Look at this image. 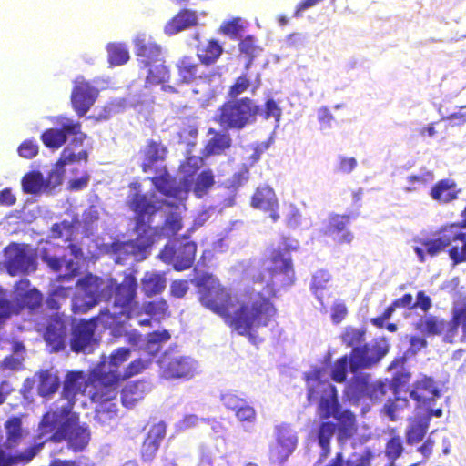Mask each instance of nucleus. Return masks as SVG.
I'll return each instance as SVG.
<instances>
[{
	"instance_id": "obj_1",
	"label": "nucleus",
	"mask_w": 466,
	"mask_h": 466,
	"mask_svg": "<svg viewBox=\"0 0 466 466\" xmlns=\"http://www.w3.org/2000/svg\"><path fill=\"white\" fill-rule=\"evenodd\" d=\"M266 274L257 278L256 287L248 291L232 293L217 278L203 274L198 280L201 304L220 316L239 335L257 343L258 329L265 327L275 314L269 300L275 288L289 286L294 270L288 252L273 248L264 262Z\"/></svg>"
},
{
	"instance_id": "obj_2",
	"label": "nucleus",
	"mask_w": 466,
	"mask_h": 466,
	"mask_svg": "<svg viewBox=\"0 0 466 466\" xmlns=\"http://www.w3.org/2000/svg\"><path fill=\"white\" fill-rule=\"evenodd\" d=\"M200 162L198 157H190L181 165L178 174L181 187L171 188L167 177H160L153 180L160 196H152L149 198L147 196H137L131 202V208L139 215V223L144 222L146 215H152L158 208H164V212L167 214L164 234L169 236L177 232L181 228L182 206L175 205L174 200L181 202L187 198V177L191 176V169H197Z\"/></svg>"
},
{
	"instance_id": "obj_3",
	"label": "nucleus",
	"mask_w": 466,
	"mask_h": 466,
	"mask_svg": "<svg viewBox=\"0 0 466 466\" xmlns=\"http://www.w3.org/2000/svg\"><path fill=\"white\" fill-rule=\"evenodd\" d=\"M90 386L81 372H70L67 374L64 394L67 404H62L59 412L47 413L45 415L41 429L43 433L51 432L56 430L52 436L56 440L66 437L69 445L76 451L84 449L89 441V433L86 429L77 424V416L71 412L72 401L77 400L78 396H84Z\"/></svg>"
},
{
	"instance_id": "obj_4",
	"label": "nucleus",
	"mask_w": 466,
	"mask_h": 466,
	"mask_svg": "<svg viewBox=\"0 0 466 466\" xmlns=\"http://www.w3.org/2000/svg\"><path fill=\"white\" fill-rule=\"evenodd\" d=\"M129 357V350L120 348L115 350L107 360H104L94 370L92 375L94 387L100 388L101 390V392H93L90 389L87 391L88 396L94 402H105L113 400L116 396L115 389L116 382L139 373L148 365L147 361L137 359L127 367H122Z\"/></svg>"
},
{
	"instance_id": "obj_5",
	"label": "nucleus",
	"mask_w": 466,
	"mask_h": 466,
	"mask_svg": "<svg viewBox=\"0 0 466 466\" xmlns=\"http://www.w3.org/2000/svg\"><path fill=\"white\" fill-rule=\"evenodd\" d=\"M413 250L420 261L426 255L436 256L449 248V256L454 263L466 261V222L452 223L441 228L431 235L414 238Z\"/></svg>"
},
{
	"instance_id": "obj_6",
	"label": "nucleus",
	"mask_w": 466,
	"mask_h": 466,
	"mask_svg": "<svg viewBox=\"0 0 466 466\" xmlns=\"http://www.w3.org/2000/svg\"><path fill=\"white\" fill-rule=\"evenodd\" d=\"M329 373L326 370H316L308 376L309 399H318V413L321 418L333 416L339 420L340 433L349 437L353 432L354 418L351 412L345 410L339 414L335 388L328 381Z\"/></svg>"
},
{
	"instance_id": "obj_7",
	"label": "nucleus",
	"mask_w": 466,
	"mask_h": 466,
	"mask_svg": "<svg viewBox=\"0 0 466 466\" xmlns=\"http://www.w3.org/2000/svg\"><path fill=\"white\" fill-rule=\"evenodd\" d=\"M137 55L142 58V63L148 67L147 83L151 85L161 84L168 77V71L158 56L159 47L147 41L145 34H138L134 38Z\"/></svg>"
},
{
	"instance_id": "obj_8",
	"label": "nucleus",
	"mask_w": 466,
	"mask_h": 466,
	"mask_svg": "<svg viewBox=\"0 0 466 466\" xmlns=\"http://www.w3.org/2000/svg\"><path fill=\"white\" fill-rule=\"evenodd\" d=\"M113 288V283L105 284L98 278L86 276L79 280L76 293L73 299V310L75 312H86L95 306L98 300L109 298V292L106 289Z\"/></svg>"
},
{
	"instance_id": "obj_9",
	"label": "nucleus",
	"mask_w": 466,
	"mask_h": 466,
	"mask_svg": "<svg viewBox=\"0 0 466 466\" xmlns=\"http://www.w3.org/2000/svg\"><path fill=\"white\" fill-rule=\"evenodd\" d=\"M258 112V106L249 99L230 102L221 108L218 121L226 127L241 128L252 121Z\"/></svg>"
},
{
	"instance_id": "obj_10",
	"label": "nucleus",
	"mask_w": 466,
	"mask_h": 466,
	"mask_svg": "<svg viewBox=\"0 0 466 466\" xmlns=\"http://www.w3.org/2000/svg\"><path fill=\"white\" fill-rule=\"evenodd\" d=\"M298 437L295 431L288 424L275 428V441L269 447V457L274 462H283L297 447Z\"/></svg>"
},
{
	"instance_id": "obj_11",
	"label": "nucleus",
	"mask_w": 466,
	"mask_h": 466,
	"mask_svg": "<svg viewBox=\"0 0 466 466\" xmlns=\"http://www.w3.org/2000/svg\"><path fill=\"white\" fill-rule=\"evenodd\" d=\"M136 281L132 276L127 277L123 283L116 288L114 311L112 313L116 324H122V316L131 319L137 312V306L133 303Z\"/></svg>"
},
{
	"instance_id": "obj_12",
	"label": "nucleus",
	"mask_w": 466,
	"mask_h": 466,
	"mask_svg": "<svg viewBox=\"0 0 466 466\" xmlns=\"http://www.w3.org/2000/svg\"><path fill=\"white\" fill-rule=\"evenodd\" d=\"M87 152L84 149H77L72 145L67 146L62 152L59 160L55 165V167L48 175V179L46 184L48 185V189H53L61 185L65 174V167L76 162H86Z\"/></svg>"
},
{
	"instance_id": "obj_13",
	"label": "nucleus",
	"mask_w": 466,
	"mask_h": 466,
	"mask_svg": "<svg viewBox=\"0 0 466 466\" xmlns=\"http://www.w3.org/2000/svg\"><path fill=\"white\" fill-rule=\"evenodd\" d=\"M389 350V344L380 339L370 348L354 349L350 360V369L354 372L359 368L368 367L378 362Z\"/></svg>"
},
{
	"instance_id": "obj_14",
	"label": "nucleus",
	"mask_w": 466,
	"mask_h": 466,
	"mask_svg": "<svg viewBox=\"0 0 466 466\" xmlns=\"http://www.w3.org/2000/svg\"><path fill=\"white\" fill-rule=\"evenodd\" d=\"M61 127V129L49 128L42 134L41 139L46 147L52 149L59 148L66 142L67 134L75 135V140L80 143L86 138V136L79 131L78 125L67 118L62 119Z\"/></svg>"
},
{
	"instance_id": "obj_15",
	"label": "nucleus",
	"mask_w": 466,
	"mask_h": 466,
	"mask_svg": "<svg viewBox=\"0 0 466 466\" xmlns=\"http://www.w3.org/2000/svg\"><path fill=\"white\" fill-rule=\"evenodd\" d=\"M8 259V271L15 275L19 271L28 272L35 269V257L28 246L13 244L5 251Z\"/></svg>"
},
{
	"instance_id": "obj_16",
	"label": "nucleus",
	"mask_w": 466,
	"mask_h": 466,
	"mask_svg": "<svg viewBox=\"0 0 466 466\" xmlns=\"http://www.w3.org/2000/svg\"><path fill=\"white\" fill-rule=\"evenodd\" d=\"M196 253V245L191 242L186 243L183 247L175 251L174 246L167 245L161 252L160 258L167 263L173 264L175 269L184 270L192 265Z\"/></svg>"
},
{
	"instance_id": "obj_17",
	"label": "nucleus",
	"mask_w": 466,
	"mask_h": 466,
	"mask_svg": "<svg viewBox=\"0 0 466 466\" xmlns=\"http://www.w3.org/2000/svg\"><path fill=\"white\" fill-rule=\"evenodd\" d=\"M97 96V90L91 87L83 79L76 80V86L72 93V104L79 115H84L94 104Z\"/></svg>"
},
{
	"instance_id": "obj_18",
	"label": "nucleus",
	"mask_w": 466,
	"mask_h": 466,
	"mask_svg": "<svg viewBox=\"0 0 466 466\" xmlns=\"http://www.w3.org/2000/svg\"><path fill=\"white\" fill-rule=\"evenodd\" d=\"M198 24V15L190 10H184L166 24L164 32L167 35H174Z\"/></svg>"
},
{
	"instance_id": "obj_19",
	"label": "nucleus",
	"mask_w": 466,
	"mask_h": 466,
	"mask_svg": "<svg viewBox=\"0 0 466 466\" xmlns=\"http://www.w3.org/2000/svg\"><path fill=\"white\" fill-rule=\"evenodd\" d=\"M94 324L92 322H80L74 330L72 349L75 351L89 352L92 349Z\"/></svg>"
},
{
	"instance_id": "obj_20",
	"label": "nucleus",
	"mask_w": 466,
	"mask_h": 466,
	"mask_svg": "<svg viewBox=\"0 0 466 466\" xmlns=\"http://www.w3.org/2000/svg\"><path fill=\"white\" fill-rule=\"evenodd\" d=\"M453 327L448 329L445 339L452 341L456 336V329H461V341L466 342V301L460 299L454 303L452 309Z\"/></svg>"
},
{
	"instance_id": "obj_21",
	"label": "nucleus",
	"mask_w": 466,
	"mask_h": 466,
	"mask_svg": "<svg viewBox=\"0 0 466 466\" xmlns=\"http://www.w3.org/2000/svg\"><path fill=\"white\" fill-rule=\"evenodd\" d=\"M349 218L345 216H332L326 228L325 233L333 237L339 243H350L353 234L346 229Z\"/></svg>"
},
{
	"instance_id": "obj_22",
	"label": "nucleus",
	"mask_w": 466,
	"mask_h": 466,
	"mask_svg": "<svg viewBox=\"0 0 466 466\" xmlns=\"http://www.w3.org/2000/svg\"><path fill=\"white\" fill-rule=\"evenodd\" d=\"M438 396L439 390L436 384L431 378L427 377H423L419 380L416 382L414 389L410 392V397L422 404H428L431 400Z\"/></svg>"
},
{
	"instance_id": "obj_23",
	"label": "nucleus",
	"mask_w": 466,
	"mask_h": 466,
	"mask_svg": "<svg viewBox=\"0 0 466 466\" xmlns=\"http://www.w3.org/2000/svg\"><path fill=\"white\" fill-rule=\"evenodd\" d=\"M252 206L265 211H270L273 220L277 219L275 208L277 207V198L274 191L268 187H263L257 189L252 198Z\"/></svg>"
},
{
	"instance_id": "obj_24",
	"label": "nucleus",
	"mask_w": 466,
	"mask_h": 466,
	"mask_svg": "<svg viewBox=\"0 0 466 466\" xmlns=\"http://www.w3.org/2000/svg\"><path fill=\"white\" fill-rule=\"evenodd\" d=\"M459 189L456 183L452 179H442L437 182L431 189V197L432 199L441 202L448 203L457 198Z\"/></svg>"
},
{
	"instance_id": "obj_25",
	"label": "nucleus",
	"mask_w": 466,
	"mask_h": 466,
	"mask_svg": "<svg viewBox=\"0 0 466 466\" xmlns=\"http://www.w3.org/2000/svg\"><path fill=\"white\" fill-rule=\"evenodd\" d=\"M196 362L188 358H181L174 360L165 371L167 377L187 378L196 371Z\"/></svg>"
},
{
	"instance_id": "obj_26",
	"label": "nucleus",
	"mask_w": 466,
	"mask_h": 466,
	"mask_svg": "<svg viewBox=\"0 0 466 466\" xmlns=\"http://www.w3.org/2000/svg\"><path fill=\"white\" fill-rule=\"evenodd\" d=\"M222 52V46L218 41L210 39L199 44L197 54L203 64L210 65L219 58Z\"/></svg>"
},
{
	"instance_id": "obj_27",
	"label": "nucleus",
	"mask_w": 466,
	"mask_h": 466,
	"mask_svg": "<svg viewBox=\"0 0 466 466\" xmlns=\"http://www.w3.org/2000/svg\"><path fill=\"white\" fill-rule=\"evenodd\" d=\"M198 158L201 160L199 167L195 170L191 169V172H190L191 176H189L187 177V186H188L187 191L190 188H192L194 193L197 196L200 197L203 194H205L207 192V190L212 187V185L214 184V177L210 172H208V171L202 172L201 174H199L197 177L195 183L192 186L193 177H194L196 171L202 165V159L200 157H198Z\"/></svg>"
},
{
	"instance_id": "obj_28",
	"label": "nucleus",
	"mask_w": 466,
	"mask_h": 466,
	"mask_svg": "<svg viewBox=\"0 0 466 466\" xmlns=\"http://www.w3.org/2000/svg\"><path fill=\"white\" fill-rule=\"evenodd\" d=\"M65 328L61 319H56L54 323L47 327L45 339L52 350H59L64 346Z\"/></svg>"
},
{
	"instance_id": "obj_29",
	"label": "nucleus",
	"mask_w": 466,
	"mask_h": 466,
	"mask_svg": "<svg viewBox=\"0 0 466 466\" xmlns=\"http://www.w3.org/2000/svg\"><path fill=\"white\" fill-rule=\"evenodd\" d=\"M22 188L25 193L39 194L48 190V185L39 171H31L22 178Z\"/></svg>"
},
{
	"instance_id": "obj_30",
	"label": "nucleus",
	"mask_w": 466,
	"mask_h": 466,
	"mask_svg": "<svg viewBox=\"0 0 466 466\" xmlns=\"http://www.w3.org/2000/svg\"><path fill=\"white\" fill-rule=\"evenodd\" d=\"M360 394L362 398L370 395V398L377 399L378 394H383V387L381 385L369 384L366 380H361L356 385H350L347 388L346 394L350 399H354L356 394Z\"/></svg>"
},
{
	"instance_id": "obj_31",
	"label": "nucleus",
	"mask_w": 466,
	"mask_h": 466,
	"mask_svg": "<svg viewBox=\"0 0 466 466\" xmlns=\"http://www.w3.org/2000/svg\"><path fill=\"white\" fill-rule=\"evenodd\" d=\"M428 429V419L420 417L414 419L409 424L407 430V441L409 443H417L422 440Z\"/></svg>"
},
{
	"instance_id": "obj_32",
	"label": "nucleus",
	"mask_w": 466,
	"mask_h": 466,
	"mask_svg": "<svg viewBox=\"0 0 466 466\" xmlns=\"http://www.w3.org/2000/svg\"><path fill=\"white\" fill-rule=\"evenodd\" d=\"M59 385L57 374L52 370H46L39 375V393L46 396L55 392Z\"/></svg>"
},
{
	"instance_id": "obj_33",
	"label": "nucleus",
	"mask_w": 466,
	"mask_h": 466,
	"mask_svg": "<svg viewBox=\"0 0 466 466\" xmlns=\"http://www.w3.org/2000/svg\"><path fill=\"white\" fill-rule=\"evenodd\" d=\"M29 283L22 280L16 287L17 298L26 303L29 308L35 307L41 300L40 294L35 289L27 290Z\"/></svg>"
},
{
	"instance_id": "obj_34",
	"label": "nucleus",
	"mask_w": 466,
	"mask_h": 466,
	"mask_svg": "<svg viewBox=\"0 0 466 466\" xmlns=\"http://www.w3.org/2000/svg\"><path fill=\"white\" fill-rule=\"evenodd\" d=\"M247 25L248 23L245 20L236 17L224 21L219 27V32L227 36L235 38L246 29Z\"/></svg>"
},
{
	"instance_id": "obj_35",
	"label": "nucleus",
	"mask_w": 466,
	"mask_h": 466,
	"mask_svg": "<svg viewBox=\"0 0 466 466\" xmlns=\"http://www.w3.org/2000/svg\"><path fill=\"white\" fill-rule=\"evenodd\" d=\"M107 52L108 61L112 66H121L129 59V53L122 44H109Z\"/></svg>"
},
{
	"instance_id": "obj_36",
	"label": "nucleus",
	"mask_w": 466,
	"mask_h": 466,
	"mask_svg": "<svg viewBox=\"0 0 466 466\" xmlns=\"http://www.w3.org/2000/svg\"><path fill=\"white\" fill-rule=\"evenodd\" d=\"M165 288V279L156 273H147L143 279V289L147 295L159 293Z\"/></svg>"
},
{
	"instance_id": "obj_37",
	"label": "nucleus",
	"mask_w": 466,
	"mask_h": 466,
	"mask_svg": "<svg viewBox=\"0 0 466 466\" xmlns=\"http://www.w3.org/2000/svg\"><path fill=\"white\" fill-rule=\"evenodd\" d=\"M447 326L448 324L442 320H439L438 319L430 316L421 319L417 324V329L422 333L440 334L445 329Z\"/></svg>"
},
{
	"instance_id": "obj_38",
	"label": "nucleus",
	"mask_w": 466,
	"mask_h": 466,
	"mask_svg": "<svg viewBox=\"0 0 466 466\" xmlns=\"http://www.w3.org/2000/svg\"><path fill=\"white\" fill-rule=\"evenodd\" d=\"M179 76L184 82H190L196 78L198 66L194 63L192 57H184L178 64Z\"/></svg>"
},
{
	"instance_id": "obj_39",
	"label": "nucleus",
	"mask_w": 466,
	"mask_h": 466,
	"mask_svg": "<svg viewBox=\"0 0 466 466\" xmlns=\"http://www.w3.org/2000/svg\"><path fill=\"white\" fill-rule=\"evenodd\" d=\"M261 114L267 120L273 118L276 127H279L282 116V108L279 102L268 98L264 105Z\"/></svg>"
},
{
	"instance_id": "obj_40",
	"label": "nucleus",
	"mask_w": 466,
	"mask_h": 466,
	"mask_svg": "<svg viewBox=\"0 0 466 466\" xmlns=\"http://www.w3.org/2000/svg\"><path fill=\"white\" fill-rule=\"evenodd\" d=\"M230 146V139L227 135H215L206 147L208 154H219Z\"/></svg>"
},
{
	"instance_id": "obj_41",
	"label": "nucleus",
	"mask_w": 466,
	"mask_h": 466,
	"mask_svg": "<svg viewBox=\"0 0 466 466\" xmlns=\"http://www.w3.org/2000/svg\"><path fill=\"white\" fill-rule=\"evenodd\" d=\"M145 155L147 157V163H144V168L147 170V167H149L152 162L163 159L165 157L166 149L160 144L150 143L146 148Z\"/></svg>"
},
{
	"instance_id": "obj_42",
	"label": "nucleus",
	"mask_w": 466,
	"mask_h": 466,
	"mask_svg": "<svg viewBox=\"0 0 466 466\" xmlns=\"http://www.w3.org/2000/svg\"><path fill=\"white\" fill-rule=\"evenodd\" d=\"M330 276L326 271H319L313 277L311 289L314 290L317 298L321 300L322 291L327 288Z\"/></svg>"
},
{
	"instance_id": "obj_43",
	"label": "nucleus",
	"mask_w": 466,
	"mask_h": 466,
	"mask_svg": "<svg viewBox=\"0 0 466 466\" xmlns=\"http://www.w3.org/2000/svg\"><path fill=\"white\" fill-rule=\"evenodd\" d=\"M239 50L250 58H253L260 54L262 48L257 45L256 40L248 35L239 43Z\"/></svg>"
},
{
	"instance_id": "obj_44",
	"label": "nucleus",
	"mask_w": 466,
	"mask_h": 466,
	"mask_svg": "<svg viewBox=\"0 0 466 466\" xmlns=\"http://www.w3.org/2000/svg\"><path fill=\"white\" fill-rule=\"evenodd\" d=\"M370 461V451H363L361 454H354L348 461V466H369ZM329 466H342L340 455Z\"/></svg>"
},
{
	"instance_id": "obj_45",
	"label": "nucleus",
	"mask_w": 466,
	"mask_h": 466,
	"mask_svg": "<svg viewBox=\"0 0 466 466\" xmlns=\"http://www.w3.org/2000/svg\"><path fill=\"white\" fill-rule=\"evenodd\" d=\"M168 339L169 335L167 331L153 333L149 335L146 350L148 351V353L151 355L156 354L160 349L159 343L162 341H167Z\"/></svg>"
},
{
	"instance_id": "obj_46",
	"label": "nucleus",
	"mask_w": 466,
	"mask_h": 466,
	"mask_svg": "<svg viewBox=\"0 0 466 466\" xmlns=\"http://www.w3.org/2000/svg\"><path fill=\"white\" fill-rule=\"evenodd\" d=\"M334 425L331 423H323L319 432V442L324 451H328L329 440L334 433Z\"/></svg>"
},
{
	"instance_id": "obj_47",
	"label": "nucleus",
	"mask_w": 466,
	"mask_h": 466,
	"mask_svg": "<svg viewBox=\"0 0 466 466\" xmlns=\"http://www.w3.org/2000/svg\"><path fill=\"white\" fill-rule=\"evenodd\" d=\"M236 417L241 422H254L256 411L253 407L243 403L236 411Z\"/></svg>"
},
{
	"instance_id": "obj_48",
	"label": "nucleus",
	"mask_w": 466,
	"mask_h": 466,
	"mask_svg": "<svg viewBox=\"0 0 466 466\" xmlns=\"http://www.w3.org/2000/svg\"><path fill=\"white\" fill-rule=\"evenodd\" d=\"M347 367H348L347 358H342V359L338 360L335 362L332 371H331L332 379L337 382L343 381L346 378Z\"/></svg>"
},
{
	"instance_id": "obj_49",
	"label": "nucleus",
	"mask_w": 466,
	"mask_h": 466,
	"mask_svg": "<svg viewBox=\"0 0 466 466\" xmlns=\"http://www.w3.org/2000/svg\"><path fill=\"white\" fill-rule=\"evenodd\" d=\"M348 309L344 302L337 301L330 309V318L334 323H340L347 316Z\"/></svg>"
},
{
	"instance_id": "obj_50",
	"label": "nucleus",
	"mask_w": 466,
	"mask_h": 466,
	"mask_svg": "<svg viewBox=\"0 0 466 466\" xmlns=\"http://www.w3.org/2000/svg\"><path fill=\"white\" fill-rule=\"evenodd\" d=\"M38 153V146L31 140L24 141L18 147V154L24 158H33Z\"/></svg>"
},
{
	"instance_id": "obj_51",
	"label": "nucleus",
	"mask_w": 466,
	"mask_h": 466,
	"mask_svg": "<svg viewBox=\"0 0 466 466\" xmlns=\"http://www.w3.org/2000/svg\"><path fill=\"white\" fill-rule=\"evenodd\" d=\"M44 259L46 260L48 266L53 269H60L63 266H65L66 269L75 272L76 266L78 265V260L76 262L72 260L66 261L65 259L59 260L56 258L47 257H44Z\"/></svg>"
},
{
	"instance_id": "obj_52",
	"label": "nucleus",
	"mask_w": 466,
	"mask_h": 466,
	"mask_svg": "<svg viewBox=\"0 0 466 466\" xmlns=\"http://www.w3.org/2000/svg\"><path fill=\"white\" fill-rule=\"evenodd\" d=\"M431 179V174L423 176H410L407 178L406 190L412 191L418 189L420 186L425 185Z\"/></svg>"
},
{
	"instance_id": "obj_53",
	"label": "nucleus",
	"mask_w": 466,
	"mask_h": 466,
	"mask_svg": "<svg viewBox=\"0 0 466 466\" xmlns=\"http://www.w3.org/2000/svg\"><path fill=\"white\" fill-rule=\"evenodd\" d=\"M137 231L138 232L142 231L145 234V236H140L139 238L137 239V242H138L137 245H138L139 249L145 250L151 245V243H153L155 241V240L149 241L148 238H151L155 234L156 229L151 228H148L147 229H144L142 225H138Z\"/></svg>"
},
{
	"instance_id": "obj_54",
	"label": "nucleus",
	"mask_w": 466,
	"mask_h": 466,
	"mask_svg": "<svg viewBox=\"0 0 466 466\" xmlns=\"http://www.w3.org/2000/svg\"><path fill=\"white\" fill-rule=\"evenodd\" d=\"M159 443L152 441L151 439L147 438L143 443L142 447V456L145 460H151L155 454L157 453Z\"/></svg>"
},
{
	"instance_id": "obj_55",
	"label": "nucleus",
	"mask_w": 466,
	"mask_h": 466,
	"mask_svg": "<svg viewBox=\"0 0 466 466\" xmlns=\"http://www.w3.org/2000/svg\"><path fill=\"white\" fill-rule=\"evenodd\" d=\"M402 451V445L400 438H392L387 444L386 453L389 458L396 459Z\"/></svg>"
},
{
	"instance_id": "obj_56",
	"label": "nucleus",
	"mask_w": 466,
	"mask_h": 466,
	"mask_svg": "<svg viewBox=\"0 0 466 466\" xmlns=\"http://www.w3.org/2000/svg\"><path fill=\"white\" fill-rule=\"evenodd\" d=\"M166 433V426L164 423L159 422L151 427L148 431L147 437L152 441L160 444Z\"/></svg>"
},
{
	"instance_id": "obj_57",
	"label": "nucleus",
	"mask_w": 466,
	"mask_h": 466,
	"mask_svg": "<svg viewBox=\"0 0 466 466\" xmlns=\"http://www.w3.org/2000/svg\"><path fill=\"white\" fill-rule=\"evenodd\" d=\"M407 406V400L396 398L395 401L385 406L386 413L394 420L398 411Z\"/></svg>"
},
{
	"instance_id": "obj_58",
	"label": "nucleus",
	"mask_w": 466,
	"mask_h": 466,
	"mask_svg": "<svg viewBox=\"0 0 466 466\" xmlns=\"http://www.w3.org/2000/svg\"><path fill=\"white\" fill-rule=\"evenodd\" d=\"M8 440L15 442L20 436V420L16 418L11 419L6 423Z\"/></svg>"
},
{
	"instance_id": "obj_59",
	"label": "nucleus",
	"mask_w": 466,
	"mask_h": 466,
	"mask_svg": "<svg viewBox=\"0 0 466 466\" xmlns=\"http://www.w3.org/2000/svg\"><path fill=\"white\" fill-rule=\"evenodd\" d=\"M89 182V175L83 173L79 177L71 178L68 181V188L71 190H80L87 186Z\"/></svg>"
},
{
	"instance_id": "obj_60",
	"label": "nucleus",
	"mask_w": 466,
	"mask_h": 466,
	"mask_svg": "<svg viewBox=\"0 0 466 466\" xmlns=\"http://www.w3.org/2000/svg\"><path fill=\"white\" fill-rule=\"evenodd\" d=\"M363 333L357 329L348 328L343 334V340L349 345H353L361 339Z\"/></svg>"
},
{
	"instance_id": "obj_61",
	"label": "nucleus",
	"mask_w": 466,
	"mask_h": 466,
	"mask_svg": "<svg viewBox=\"0 0 466 466\" xmlns=\"http://www.w3.org/2000/svg\"><path fill=\"white\" fill-rule=\"evenodd\" d=\"M167 310V304L164 301H157L155 303H149L146 311L147 314L152 315L156 318H159Z\"/></svg>"
},
{
	"instance_id": "obj_62",
	"label": "nucleus",
	"mask_w": 466,
	"mask_h": 466,
	"mask_svg": "<svg viewBox=\"0 0 466 466\" xmlns=\"http://www.w3.org/2000/svg\"><path fill=\"white\" fill-rule=\"evenodd\" d=\"M222 401L226 407L235 411L244 403L242 400L231 393L224 394Z\"/></svg>"
},
{
	"instance_id": "obj_63",
	"label": "nucleus",
	"mask_w": 466,
	"mask_h": 466,
	"mask_svg": "<svg viewBox=\"0 0 466 466\" xmlns=\"http://www.w3.org/2000/svg\"><path fill=\"white\" fill-rule=\"evenodd\" d=\"M452 125H462L466 122V106L460 108L458 111L451 113L444 118Z\"/></svg>"
},
{
	"instance_id": "obj_64",
	"label": "nucleus",
	"mask_w": 466,
	"mask_h": 466,
	"mask_svg": "<svg viewBox=\"0 0 466 466\" xmlns=\"http://www.w3.org/2000/svg\"><path fill=\"white\" fill-rule=\"evenodd\" d=\"M356 166L357 161L354 157H340L339 159L338 169L343 173H350Z\"/></svg>"
}]
</instances>
